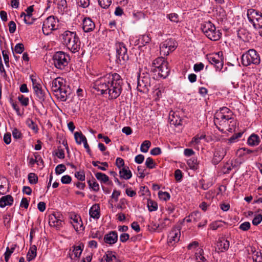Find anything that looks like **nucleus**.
<instances>
[{"label":"nucleus","mask_w":262,"mask_h":262,"mask_svg":"<svg viewBox=\"0 0 262 262\" xmlns=\"http://www.w3.org/2000/svg\"><path fill=\"white\" fill-rule=\"evenodd\" d=\"M24 50V46L23 43H18L16 45L14 48V51L17 54H21Z\"/></svg>","instance_id":"obj_53"},{"label":"nucleus","mask_w":262,"mask_h":262,"mask_svg":"<svg viewBox=\"0 0 262 262\" xmlns=\"http://www.w3.org/2000/svg\"><path fill=\"white\" fill-rule=\"evenodd\" d=\"M207 59L211 64L214 65L216 70L221 71L223 68V61L220 57L219 53L208 55Z\"/></svg>","instance_id":"obj_13"},{"label":"nucleus","mask_w":262,"mask_h":262,"mask_svg":"<svg viewBox=\"0 0 262 262\" xmlns=\"http://www.w3.org/2000/svg\"><path fill=\"white\" fill-rule=\"evenodd\" d=\"M95 177L98 180L103 183H106L109 180L108 177L102 172H97L95 173Z\"/></svg>","instance_id":"obj_35"},{"label":"nucleus","mask_w":262,"mask_h":262,"mask_svg":"<svg viewBox=\"0 0 262 262\" xmlns=\"http://www.w3.org/2000/svg\"><path fill=\"white\" fill-rule=\"evenodd\" d=\"M204 253L203 250L201 249L198 253L195 254L196 257L198 260H199V262H204L206 261V258L203 255Z\"/></svg>","instance_id":"obj_51"},{"label":"nucleus","mask_w":262,"mask_h":262,"mask_svg":"<svg viewBox=\"0 0 262 262\" xmlns=\"http://www.w3.org/2000/svg\"><path fill=\"white\" fill-rule=\"evenodd\" d=\"M174 177L177 181H181L182 178V173L181 170L177 169L174 172Z\"/></svg>","instance_id":"obj_64"},{"label":"nucleus","mask_w":262,"mask_h":262,"mask_svg":"<svg viewBox=\"0 0 262 262\" xmlns=\"http://www.w3.org/2000/svg\"><path fill=\"white\" fill-rule=\"evenodd\" d=\"M177 47V42L172 38L166 39L160 46V53L167 56L170 52L173 51Z\"/></svg>","instance_id":"obj_10"},{"label":"nucleus","mask_w":262,"mask_h":262,"mask_svg":"<svg viewBox=\"0 0 262 262\" xmlns=\"http://www.w3.org/2000/svg\"><path fill=\"white\" fill-rule=\"evenodd\" d=\"M13 202V198L10 195L2 196L0 199V207H4L6 206H10Z\"/></svg>","instance_id":"obj_25"},{"label":"nucleus","mask_w":262,"mask_h":262,"mask_svg":"<svg viewBox=\"0 0 262 262\" xmlns=\"http://www.w3.org/2000/svg\"><path fill=\"white\" fill-rule=\"evenodd\" d=\"M151 143L149 141L145 140L141 144L140 150L143 152H147L150 147Z\"/></svg>","instance_id":"obj_38"},{"label":"nucleus","mask_w":262,"mask_h":262,"mask_svg":"<svg viewBox=\"0 0 262 262\" xmlns=\"http://www.w3.org/2000/svg\"><path fill=\"white\" fill-rule=\"evenodd\" d=\"M57 95L62 101H66L67 99L68 96L70 95V89L66 85L63 86L58 92Z\"/></svg>","instance_id":"obj_21"},{"label":"nucleus","mask_w":262,"mask_h":262,"mask_svg":"<svg viewBox=\"0 0 262 262\" xmlns=\"http://www.w3.org/2000/svg\"><path fill=\"white\" fill-rule=\"evenodd\" d=\"M230 121L228 125L227 130L230 132H232L233 131L235 130L236 121L234 119V118L232 117H231V119H230Z\"/></svg>","instance_id":"obj_40"},{"label":"nucleus","mask_w":262,"mask_h":262,"mask_svg":"<svg viewBox=\"0 0 262 262\" xmlns=\"http://www.w3.org/2000/svg\"><path fill=\"white\" fill-rule=\"evenodd\" d=\"M118 241V234L116 231H110L105 234L104 237V241L109 245H113Z\"/></svg>","instance_id":"obj_14"},{"label":"nucleus","mask_w":262,"mask_h":262,"mask_svg":"<svg viewBox=\"0 0 262 262\" xmlns=\"http://www.w3.org/2000/svg\"><path fill=\"white\" fill-rule=\"evenodd\" d=\"M16 24L13 21H10L9 23V31L10 33H13L16 30Z\"/></svg>","instance_id":"obj_62"},{"label":"nucleus","mask_w":262,"mask_h":262,"mask_svg":"<svg viewBox=\"0 0 262 262\" xmlns=\"http://www.w3.org/2000/svg\"><path fill=\"white\" fill-rule=\"evenodd\" d=\"M262 148L260 147V146L257 149L253 150L247 149L246 148H241L238 150L237 153L239 154V156H241L245 155L246 154H251V152H258Z\"/></svg>","instance_id":"obj_32"},{"label":"nucleus","mask_w":262,"mask_h":262,"mask_svg":"<svg viewBox=\"0 0 262 262\" xmlns=\"http://www.w3.org/2000/svg\"><path fill=\"white\" fill-rule=\"evenodd\" d=\"M65 85L63 79L60 77H57L52 81L51 88L53 91L58 93Z\"/></svg>","instance_id":"obj_16"},{"label":"nucleus","mask_w":262,"mask_h":262,"mask_svg":"<svg viewBox=\"0 0 262 262\" xmlns=\"http://www.w3.org/2000/svg\"><path fill=\"white\" fill-rule=\"evenodd\" d=\"M204 67V64L202 62H200L199 63H196L194 65L193 69L195 72H198L202 70Z\"/></svg>","instance_id":"obj_61"},{"label":"nucleus","mask_w":262,"mask_h":262,"mask_svg":"<svg viewBox=\"0 0 262 262\" xmlns=\"http://www.w3.org/2000/svg\"><path fill=\"white\" fill-rule=\"evenodd\" d=\"M187 165L189 168L193 170L197 169L198 168V163L196 158L192 157L187 160Z\"/></svg>","instance_id":"obj_34"},{"label":"nucleus","mask_w":262,"mask_h":262,"mask_svg":"<svg viewBox=\"0 0 262 262\" xmlns=\"http://www.w3.org/2000/svg\"><path fill=\"white\" fill-rule=\"evenodd\" d=\"M123 80L117 73H108L97 79L93 88L101 94H108V99H115L122 91Z\"/></svg>","instance_id":"obj_1"},{"label":"nucleus","mask_w":262,"mask_h":262,"mask_svg":"<svg viewBox=\"0 0 262 262\" xmlns=\"http://www.w3.org/2000/svg\"><path fill=\"white\" fill-rule=\"evenodd\" d=\"M243 133L241 132L238 133L233 135L229 139V141L230 143H233L236 141V140L242 137Z\"/></svg>","instance_id":"obj_58"},{"label":"nucleus","mask_w":262,"mask_h":262,"mask_svg":"<svg viewBox=\"0 0 262 262\" xmlns=\"http://www.w3.org/2000/svg\"><path fill=\"white\" fill-rule=\"evenodd\" d=\"M58 20L54 16H50L43 22L42 30L46 35L50 34L58 28Z\"/></svg>","instance_id":"obj_6"},{"label":"nucleus","mask_w":262,"mask_h":262,"mask_svg":"<svg viewBox=\"0 0 262 262\" xmlns=\"http://www.w3.org/2000/svg\"><path fill=\"white\" fill-rule=\"evenodd\" d=\"M150 41L151 38L147 34H144L142 35L139 39V41H140L143 46H145L146 43H148Z\"/></svg>","instance_id":"obj_43"},{"label":"nucleus","mask_w":262,"mask_h":262,"mask_svg":"<svg viewBox=\"0 0 262 262\" xmlns=\"http://www.w3.org/2000/svg\"><path fill=\"white\" fill-rule=\"evenodd\" d=\"M74 138L77 144L80 145L86 141V138L81 132H76L74 134Z\"/></svg>","instance_id":"obj_31"},{"label":"nucleus","mask_w":262,"mask_h":262,"mask_svg":"<svg viewBox=\"0 0 262 262\" xmlns=\"http://www.w3.org/2000/svg\"><path fill=\"white\" fill-rule=\"evenodd\" d=\"M30 79L32 82L33 88L38 100L41 103H42L45 100L46 93L42 88L41 82L40 80H38L36 78H34L33 75L30 76Z\"/></svg>","instance_id":"obj_8"},{"label":"nucleus","mask_w":262,"mask_h":262,"mask_svg":"<svg viewBox=\"0 0 262 262\" xmlns=\"http://www.w3.org/2000/svg\"><path fill=\"white\" fill-rule=\"evenodd\" d=\"M231 119L229 116H223L221 114L217 115V117H214V123L216 127L222 132L226 130Z\"/></svg>","instance_id":"obj_11"},{"label":"nucleus","mask_w":262,"mask_h":262,"mask_svg":"<svg viewBox=\"0 0 262 262\" xmlns=\"http://www.w3.org/2000/svg\"><path fill=\"white\" fill-rule=\"evenodd\" d=\"M262 221V215L261 213L255 212L254 217L252 221V224L254 225H258Z\"/></svg>","instance_id":"obj_42"},{"label":"nucleus","mask_w":262,"mask_h":262,"mask_svg":"<svg viewBox=\"0 0 262 262\" xmlns=\"http://www.w3.org/2000/svg\"><path fill=\"white\" fill-rule=\"evenodd\" d=\"M116 47L118 62L124 64L129 59L127 48L123 42L117 43Z\"/></svg>","instance_id":"obj_9"},{"label":"nucleus","mask_w":262,"mask_h":262,"mask_svg":"<svg viewBox=\"0 0 262 262\" xmlns=\"http://www.w3.org/2000/svg\"><path fill=\"white\" fill-rule=\"evenodd\" d=\"M12 217V216L10 213H7L3 217L4 225L7 228L10 226V221Z\"/></svg>","instance_id":"obj_39"},{"label":"nucleus","mask_w":262,"mask_h":262,"mask_svg":"<svg viewBox=\"0 0 262 262\" xmlns=\"http://www.w3.org/2000/svg\"><path fill=\"white\" fill-rule=\"evenodd\" d=\"M73 226L76 231L80 230L81 228L82 227V222L80 216L75 215L74 219H72L71 222Z\"/></svg>","instance_id":"obj_29"},{"label":"nucleus","mask_w":262,"mask_h":262,"mask_svg":"<svg viewBox=\"0 0 262 262\" xmlns=\"http://www.w3.org/2000/svg\"><path fill=\"white\" fill-rule=\"evenodd\" d=\"M253 15L255 14L256 16H258V17H257L252 20L249 18L250 20L252 21L253 25L255 29H260L262 28V21H261V17H262L261 14L259 15L258 12L255 10H253Z\"/></svg>","instance_id":"obj_24"},{"label":"nucleus","mask_w":262,"mask_h":262,"mask_svg":"<svg viewBox=\"0 0 262 262\" xmlns=\"http://www.w3.org/2000/svg\"><path fill=\"white\" fill-rule=\"evenodd\" d=\"M147 207L149 211H154L157 210L158 204L157 202L151 200H147Z\"/></svg>","instance_id":"obj_36"},{"label":"nucleus","mask_w":262,"mask_h":262,"mask_svg":"<svg viewBox=\"0 0 262 262\" xmlns=\"http://www.w3.org/2000/svg\"><path fill=\"white\" fill-rule=\"evenodd\" d=\"M181 235L180 230L179 228L173 229L168 235V240L169 243L172 242L176 243L180 240Z\"/></svg>","instance_id":"obj_19"},{"label":"nucleus","mask_w":262,"mask_h":262,"mask_svg":"<svg viewBox=\"0 0 262 262\" xmlns=\"http://www.w3.org/2000/svg\"><path fill=\"white\" fill-rule=\"evenodd\" d=\"M28 178L31 184H35L38 182V177L34 173H30Z\"/></svg>","instance_id":"obj_41"},{"label":"nucleus","mask_w":262,"mask_h":262,"mask_svg":"<svg viewBox=\"0 0 262 262\" xmlns=\"http://www.w3.org/2000/svg\"><path fill=\"white\" fill-rule=\"evenodd\" d=\"M36 247L35 245L32 246L27 255V259L28 261H31L36 256Z\"/></svg>","instance_id":"obj_30"},{"label":"nucleus","mask_w":262,"mask_h":262,"mask_svg":"<svg viewBox=\"0 0 262 262\" xmlns=\"http://www.w3.org/2000/svg\"><path fill=\"white\" fill-rule=\"evenodd\" d=\"M250 223L248 222H245L242 223L240 225L239 229L243 231H247L250 228Z\"/></svg>","instance_id":"obj_63"},{"label":"nucleus","mask_w":262,"mask_h":262,"mask_svg":"<svg viewBox=\"0 0 262 262\" xmlns=\"http://www.w3.org/2000/svg\"><path fill=\"white\" fill-rule=\"evenodd\" d=\"M66 170L65 165L63 164H59L55 168V172L57 174H60Z\"/></svg>","instance_id":"obj_52"},{"label":"nucleus","mask_w":262,"mask_h":262,"mask_svg":"<svg viewBox=\"0 0 262 262\" xmlns=\"http://www.w3.org/2000/svg\"><path fill=\"white\" fill-rule=\"evenodd\" d=\"M119 174L121 178L125 180H128L132 176V172L128 169V167H122L119 170Z\"/></svg>","instance_id":"obj_26"},{"label":"nucleus","mask_w":262,"mask_h":262,"mask_svg":"<svg viewBox=\"0 0 262 262\" xmlns=\"http://www.w3.org/2000/svg\"><path fill=\"white\" fill-rule=\"evenodd\" d=\"M164 62H167L162 57H158L155 59L152 62V67L151 70L155 72L156 71V69H159L160 67L163 66Z\"/></svg>","instance_id":"obj_27"},{"label":"nucleus","mask_w":262,"mask_h":262,"mask_svg":"<svg viewBox=\"0 0 262 262\" xmlns=\"http://www.w3.org/2000/svg\"><path fill=\"white\" fill-rule=\"evenodd\" d=\"M158 195L159 198L161 200H162L163 201H166L168 200H169L170 198V195L169 193L167 192H163L161 191H160L158 193Z\"/></svg>","instance_id":"obj_44"},{"label":"nucleus","mask_w":262,"mask_h":262,"mask_svg":"<svg viewBox=\"0 0 262 262\" xmlns=\"http://www.w3.org/2000/svg\"><path fill=\"white\" fill-rule=\"evenodd\" d=\"M229 247V242L225 238L220 239L216 244L215 251L218 253L227 250Z\"/></svg>","instance_id":"obj_17"},{"label":"nucleus","mask_w":262,"mask_h":262,"mask_svg":"<svg viewBox=\"0 0 262 262\" xmlns=\"http://www.w3.org/2000/svg\"><path fill=\"white\" fill-rule=\"evenodd\" d=\"M221 114L223 116H229L230 118L232 117V113L230 110L226 107H223L220 108V110L216 112L215 114L214 117H217L218 114Z\"/></svg>","instance_id":"obj_33"},{"label":"nucleus","mask_w":262,"mask_h":262,"mask_svg":"<svg viewBox=\"0 0 262 262\" xmlns=\"http://www.w3.org/2000/svg\"><path fill=\"white\" fill-rule=\"evenodd\" d=\"M150 86V78L148 74H140L138 78L137 90L138 91L146 93Z\"/></svg>","instance_id":"obj_7"},{"label":"nucleus","mask_w":262,"mask_h":262,"mask_svg":"<svg viewBox=\"0 0 262 262\" xmlns=\"http://www.w3.org/2000/svg\"><path fill=\"white\" fill-rule=\"evenodd\" d=\"M221 226H222V224L219 221L214 222L210 225V228L213 230H216L217 229L221 227Z\"/></svg>","instance_id":"obj_59"},{"label":"nucleus","mask_w":262,"mask_h":262,"mask_svg":"<svg viewBox=\"0 0 262 262\" xmlns=\"http://www.w3.org/2000/svg\"><path fill=\"white\" fill-rule=\"evenodd\" d=\"M226 154V151L223 148L216 150L214 154V157L212 161V163L214 165H216L219 163L224 158Z\"/></svg>","instance_id":"obj_15"},{"label":"nucleus","mask_w":262,"mask_h":262,"mask_svg":"<svg viewBox=\"0 0 262 262\" xmlns=\"http://www.w3.org/2000/svg\"><path fill=\"white\" fill-rule=\"evenodd\" d=\"M201 28L204 34L211 40L217 41L221 37L222 33L216 29L215 25L210 21L202 23Z\"/></svg>","instance_id":"obj_3"},{"label":"nucleus","mask_w":262,"mask_h":262,"mask_svg":"<svg viewBox=\"0 0 262 262\" xmlns=\"http://www.w3.org/2000/svg\"><path fill=\"white\" fill-rule=\"evenodd\" d=\"M62 42L73 53L77 52L80 47V41L76 32L66 31L62 34Z\"/></svg>","instance_id":"obj_2"},{"label":"nucleus","mask_w":262,"mask_h":262,"mask_svg":"<svg viewBox=\"0 0 262 262\" xmlns=\"http://www.w3.org/2000/svg\"><path fill=\"white\" fill-rule=\"evenodd\" d=\"M167 17L171 21L174 23H178L179 21V15L176 13H170L167 15Z\"/></svg>","instance_id":"obj_47"},{"label":"nucleus","mask_w":262,"mask_h":262,"mask_svg":"<svg viewBox=\"0 0 262 262\" xmlns=\"http://www.w3.org/2000/svg\"><path fill=\"white\" fill-rule=\"evenodd\" d=\"M63 223V216L59 212H55L49 215V224L50 226L60 228Z\"/></svg>","instance_id":"obj_12"},{"label":"nucleus","mask_w":262,"mask_h":262,"mask_svg":"<svg viewBox=\"0 0 262 262\" xmlns=\"http://www.w3.org/2000/svg\"><path fill=\"white\" fill-rule=\"evenodd\" d=\"M241 59L243 64L245 66H248L251 63L259 64L260 61L259 55L254 49H250L243 54Z\"/></svg>","instance_id":"obj_5"},{"label":"nucleus","mask_w":262,"mask_h":262,"mask_svg":"<svg viewBox=\"0 0 262 262\" xmlns=\"http://www.w3.org/2000/svg\"><path fill=\"white\" fill-rule=\"evenodd\" d=\"M70 60L69 55L62 51L56 52L52 57L53 64L55 68L60 70L64 69Z\"/></svg>","instance_id":"obj_4"},{"label":"nucleus","mask_w":262,"mask_h":262,"mask_svg":"<svg viewBox=\"0 0 262 262\" xmlns=\"http://www.w3.org/2000/svg\"><path fill=\"white\" fill-rule=\"evenodd\" d=\"M169 120L170 125L179 126L182 125V120L177 115L175 116V113L170 112L169 114Z\"/></svg>","instance_id":"obj_22"},{"label":"nucleus","mask_w":262,"mask_h":262,"mask_svg":"<svg viewBox=\"0 0 262 262\" xmlns=\"http://www.w3.org/2000/svg\"><path fill=\"white\" fill-rule=\"evenodd\" d=\"M82 250L80 246H74L73 252L75 257H79L82 253Z\"/></svg>","instance_id":"obj_49"},{"label":"nucleus","mask_w":262,"mask_h":262,"mask_svg":"<svg viewBox=\"0 0 262 262\" xmlns=\"http://www.w3.org/2000/svg\"><path fill=\"white\" fill-rule=\"evenodd\" d=\"M72 181L71 177L69 175H65L62 177L61 182L63 184H69Z\"/></svg>","instance_id":"obj_60"},{"label":"nucleus","mask_w":262,"mask_h":262,"mask_svg":"<svg viewBox=\"0 0 262 262\" xmlns=\"http://www.w3.org/2000/svg\"><path fill=\"white\" fill-rule=\"evenodd\" d=\"M260 142L259 137L255 134H252L248 139L247 143L249 145L254 146L257 145Z\"/></svg>","instance_id":"obj_28"},{"label":"nucleus","mask_w":262,"mask_h":262,"mask_svg":"<svg viewBox=\"0 0 262 262\" xmlns=\"http://www.w3.org/2000/svg\"><path fill=\"white\" fill-rule=\"evenodd\" d=\"M77 4L82 8H87L90 5V0H77Z\"/></svg>","instance_id":"obj_57"},{"label":"nucleus","mask_w":262,"mask_h":262,"mask_svg":"<svg viewBox=\"0 0 262 262\" xmlns=\"http://www.w3.org/2000/svg\"><path fill=\"white\" fill-rule=\"evenodd\" d=\"M145 165L147 167L150 169L155 168L156 165L153 159L150 157H148L146 159L145 161Z\"/></svg>","instance_id":"obj_48"},{"label":"nucleus","mask_w":262,"mask_h":262,"mask_svg":"<svg viewBox=\"0 0 262 262\" xmlns=\"http://www.w3.org/2000/svg\"><path fill=\"white\" fill-rule=\"evenodd\" d=\"M89 187L95 191L99 190V185L96 180L93 179L92 180H89L88 182Z\"/></svg>","instance_id":"obj_37"},{"label":"nucleus","mask_w":262,"mask_h":262,"mask_svg":"<svg viewBox=\"0 0 262 262\" xmlns=\"http://www.w3.org/2000/svg\"><path fill=\"white\" fill-rule=\"evenodd\" d=\"M75 177L79 181H84L85 180V173L83 171H77L75 173Z\"/></svg>","instance_id":"obj_55"},{"label":"nucleus","mask_w":262,"mask_h":262,"mask_svg":"<svg viewBox=\"0 0 262 262\" xmlns=\"http://www.w3.org/2000/svg\"><path fill=\"white\" fill-rule=\"evenodd\" d=\"M55 155L59 159H62L65 157L64 151L63 149L61 148L60 146L58 147L57 151L55 152Z\"/></svg>","instance_id":"obj_54"},{"label":"nucleus","mask_w":262,"mask_h":262,"mask_svg":"<svg viewBox=\"0 0 262 262\" xmlns=\"http://www.w3.org/2000/svg\"><path fill=\"white\" fill-rule=\"evenodd\" d=\"M18 99L21 104L25 106H27L29 104V98L25 97L23 95L19 96L18 97Z\"/></svg>","instance_id":"obj_50"},{"label":"nucleus","mask_w":262,"mask_h":262,"mask_svg":"<svg viewBox=\"0 0 262 262\" xmlns=\"http://www.w3.org/2000/svg\"><path fill=\"white\" fill-rule=\"evenodd\" d=\"M168 62H164L163 66H162L159 69H156L155 72H157L159 77L165 78H166L170 72V70L168 67Z\"/></svg>","instance_id":"obj_20"},{"label":"nucleus","mask_w":262,"mask_h":262,"mask_svg":"<svg viewBox=\"0 0 262 262\" xmlns=\"http://www.w3.org/2000/svg\"><path fill=\"white\" fill-rule=\"evenodd\" d=\"M82 23V28L85 32H91L94 29L95 27V25L94 23L90 17L84 18L83 19Z\"/></svg>","instance_id":"obj_18"},{"label":"nucleus","mask_w":262,"mask_h":262,"mask_svg":"<svg viewBox=\"0 0 262 262\" xmlns=\"http://www.w3.org/2000/svg\"><path fill=\"white\" fill-rule=\"evenodd\" d=\"M27 124L30 128L32 129L35 133L37 132L38 128L37 125L32 120L30 119H28L27 121Z\"/></svg>","instance_id":"obj_46"},{"label":"nucleus","mask_w":262,"mask_h":262,"mask_svg":"<svg viewBox=\"0 0 262 262\" xmlns=\"http://www.w3.org/2000/svg\"><path fill=\"white\" fill-rule=\"evenodd\" d=\"M90 216L94 219H98L100 217V207L98 204L92 206L89 210Z\"/></svg>","instance_id":"obj_23"},{"label":"nucleus","mask_w":262,"mask_h":262,"mask_svg":"<svg viewBox=\"0 0 262 262\" xmlns=\"http://www.w3.org/2000/svg\"><path fill=\"white\" fill-rule=\"evenodd\" d=\"M99 5L104 9H106L111 5L112 0H98Z\"/></svg>","instance_id":"obj_45"},{"label":"nucleus","mask_w":262,"mask_h":262,"mask_svg":"<svg viewBox=\"0 0 262 262\" xmlns=\"http://www.w3.org/2000/svg\"><path fill=\"white\" fill-rule=\"evenodd\" d=\"M13 137L15 139H20L22 137V134L20 132L17 128H14L12 132Z\"/></svg>","instance_id":"obj_56"}]
</instances>
